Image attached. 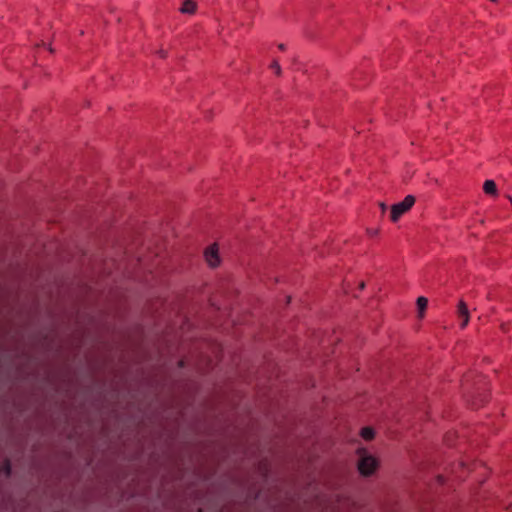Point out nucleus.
<instances>
[{
    "label": "nucleus",
    "mask_w": 512,
    "mask_h": 512,
    "mask_svg": "<svg viewBox=\"0 0 512 512\" xmlns=\"http://www.w3.org/2000/svg\"><path fill=\"white\" fill-rule=\"evenodd\" d=\"M377 460L365 451H359L358 469L364 476L371 475L377 468Z\"/></svg>",
    "instance_id": "obj_1"
},
{
    "label": "nucleus",
    "mask_w": 512,
    "mask_h": 512,
    "mask_svg": "<svg viewBox=\"0 0 512 512\" xmlns=\"http://www.w3.org/2000/svg\"><path fill=\"white\" fill-rule=\"evenodd\" d=\"M415 203V197L407 195L403 201L394 204L391 207L390 219L393 222H397L399 218L406 213Z\"/></svg>",
    "instance_id": "obj_2"
},
{
    "label": "nucleus",
    "mask_w": 512,
    "mask_h": 512,
    "mask_svg": "<svg viewBox=\"0 0 512 512\" xmlns=\"http://www.w3.org/2000/svg\"><path fill=\"white\" fill-rule=\"evenodd\" d=\"M205 259L209 266L216 267L219 265L220 259L218 255V250L215 245L210 246L205 251Z\"/></svg>",
    "instance_id": "obj_3"
},
{
    "label": "nucleus",
    "mask_w": 512,
    "mask_h": 512,
    "mask_svg": "<svg viewBox=\"0 0 512 512\" xmlns=\"http://www.w3.org/2000/svg\"><path fill=\"white\" fill-rule=\"evenodd\" d=\"M458 316L462 320L460 324L461 328H465L469 322V311L463 301H460L458 305Z\"/></svg>",
    "instance_id": "obj_4"
},
{
    "label": "nucleus",
    "mask_w": 512,
    "mask_h": 512,
    "mask_svg": "<svg viewBox=\"0 0 512 512\" xmlns=\"http://www.w3.org/2000/svg\"><path fill=\"white\" fill-rule=\"evenodd\" d=\"M196 10V3L193 0H184L180 11L184 14H193Z\"/></svg>",
    "instance_id": "obj_5"
},
{
    "label": "nucleus",
    "mask_w": 512,
    "mask_h": 512,
    "mask_svg": "<svg viewBox=\"0 0 512 512\" xmlns=\"http://www.w3.org/2000/svg\"><path fill=\"white\" fill-rule=\"evenodd\" d=\"M483 190L486 194L496 195L497 194L496 183L493 180H486L483 185Z\"/></svg>",
    "instance_id": "obj_6"
},
{
    "label": "nucleus",
    "mask_w": 512,
    "mask_h": 512,
    "mask_svg": "<svg viewBox=\"0 0 512 512\" xmlns=\"http://www.w3.org/2000/svg\"><path fill=\"white\" fill-rule=\"evenodd\" d=\"M428 305V299L421 296L417 299V307H418V310H419V313H420V317L423 316V311L426 309Z\"/></svg>",
    "instance_id": "obj_7"
},
{
    "label": "nucleus",
    "mask_w": 512,
    "mask_h": 512,
    "mask_svg": "<svg viewBox=\"0 0 512 512\" xmlns=\"http://www.w3.org/2000/svg\"><path fill=\"white\" fill-rule=\"evenodd\" d=\"M361 436L366 440H371L374 437V431L369 427L362 428Z\"/></svg>",
    "instance_id": "obj_8"
},
{
    "label": "nucleus",
    "mask_w": 512,
    "mask_h": 512,
    "mask_svg": "<svg viewBox=\"0 0 512 512\" xmlns=\"http://www.w3.org/2000/svg\"><path fill=\"white\" fill-rule=\"evenodd\" d=\"M270 67H271V69H273V70L275 71V73H276L277 75H280V74H281V67H280V65H279V63H278V61H277V60H274V61L271 63V66H270Z\"/></svg>",
    "instance_id": "obj_9"
},
{
    "label": "nucleus",
    "mask_w": 512,
    "mask_h": 512,
    "mask_svg": "<svg viewBox=\"0 0 512 512\" xmlns=\"http://www.w3.org/2000/svg\"><path fill=\"white\" fill-rule=\"evenodd\" d=\"M368 233H369L370 236L374 237V236H376L378 234V230H376V229H369Z\"/></svg>",
    "instance_id": "obj_10"
},
{
    "label": "nucleus",
    "mask_w": 512,
    "mask_h": 512,
    "mask_svg": "<svg viewBox=\"0 0 512 512\" xmlns=\"http://www.w3.org/2000/svg\"><path fill=\"white\" fill-rule=\"evenodd\" d=\"M380 208L383 213L386 212V210H387V206L384 203H380Z\"/></svg>",
    "instance_id": "obj_11"
},
{
    "label": "nucleus",
    "mask_w": 512,
    "mask_h": 512,
    "mask_svg": "<svg viewBox=\"0 0 512 512\" xmlns=\"http://www.w3.org/2000/svg\"><path fill=\"white\" fill-rule=\"evenodd\" d=\"M278 48H279L280 50L284 51V50H285V48H286V46H285L283 43H280V44L278 45Z\"/></svg>",
    "instance_id": "obj_12"
},
{
    "label": "nucleus",
    "mask_w": 512,
    "mask_h": 512,
    "mask_svg": "<svg viewBox=\"0 0 512 512\" xmlns=\"http://www.w3.org/2000/svg\"><path fill=\"white\" fill-rule=\"evenodd\" d=\"M6 469H7V473L9 474L10 473V465H9V463L6 464Z\"/></svg>",
    "instance_id": "obj_13"
},
{
    "label": "nucleus",
    "mask_w": 512,
    "mask_h": 512,
    "mask_svg": "<svg viewBox=\"0 0 512 512\" xmlns=\"http://www.w3.org/2000/svg\"><path fill=\"white\" fill-rule=\"evenodd\" d=\"M508 199H509V201H510V203H511V205H512V197H511V196H508Z\"/></svg>",
    "instance_id": "obj_14"
},
{
    "label": "nucleus",
    "mask_w": 512,
    "mask_h": 512,
    "mask_svg": "<svg viewBox=\"0 0 512 512\" xmlns=\"http://www.w3.org/2000/svg\"><path fill=\"white\" fill-rule=\"evenodd\" d=\"M160 53H161V57H165V53L163 51H161Z\"/></svg>",
    "instance_id": "obj_15"
},
{
    "label": "nucleus",
    "mask_w": 512,
    "mask_h": 512,
    "mask_svg": "<svg viewBox=\"0 0 512 512\" xmlns=\"http://www.w3.org/2000/svg\"><path fill=\"white\" fill-rule=\"evenodd\" d=\"M360 288H361V289H363V288H364V283H363V282L360 284Z\"/></svg>",
    "instance_id": "obj_16"
}]
</instances>
